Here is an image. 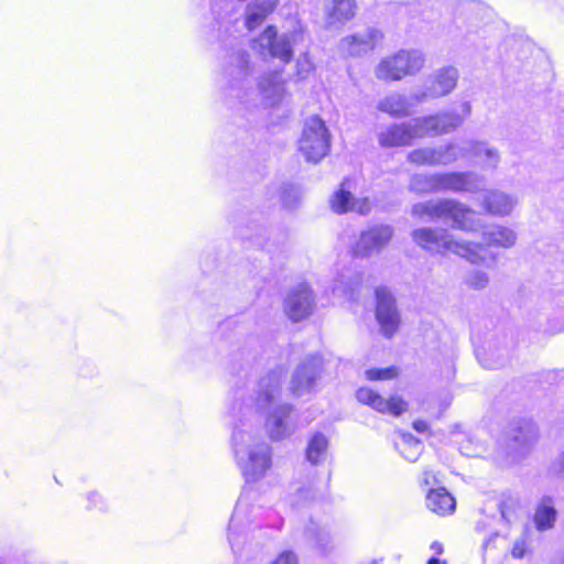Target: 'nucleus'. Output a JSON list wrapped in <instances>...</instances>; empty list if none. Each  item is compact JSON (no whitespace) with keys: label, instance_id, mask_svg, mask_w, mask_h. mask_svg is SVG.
Wrapping results in <instances>:
<instances>
[{"label":"nucleus","instance_id":"41","mask_svg":"<svg viewBox=\"0 0 564 564\" xmlns=\"http://www.w3.org/2000/svg\"><path fill=\"white\" fill-rule=\"evenodd\" d=\"M476 356L479 364L486 369H496L506 364L505 359L500 355L496 359H491V356L488 352L477 350Z\"/></svg>","mask_w":564,"mask_h":564},{"label":"nucleus","instance_id":"36","mask_svg":"<svg viewBox=\"0 0 564 564\" xmlns=\"http://www.w3.org/2000/svg\"><path fill=\"white\" fill-rule=\"evenodd\" d=\"M520 509L521 506L518 497L510 494L502 496L499 503V511L501 518L507 523H512L518 519Z\"/></svg>","mask_w":564,"mask_h":564},{"label":"nucleus","instance_id":"35","mask_svg":"<svg viewBox=\"0 0 564 564\" xmlns=\"http://www.w3.org/2000/svg\"><path fill=\"white\" fill-rule=\"evenodd\" d=\"M395 448L409 462H416L423 452V444L410 433H401Z\"/></svg>","mask_w":564,"mask_h":564},{"label":"nucleus","instance_id":"54","mask_svg":"<svg viewBox=\"0 0 564 564\" xmlns=\"http://www.w3.org/2000/svg\"><path fill=\"white\" fill-rule=\"evenodd\" d=\"M242 238H245V239H253L252 237H249V236H242Z\"/></svg>","mask_w":564,"mask_h":564},{"label":"nucleus","instance_id":"32","mask_svg":"<svg viewBox=\"0 0 564 564\" xmlns=\"http://www.w3.org/2000/svg\"><path fill=\"white\" fill-rule=\"evenodd\" d=\"M409 191L415 194L438 193V173H415L410 177Z\"/></svg>","mask_w":564,"mask_h":564},{"label":"nucleus","instance_id":"20","mask_svg":"<svg viewBox=\"0 0 564 564\" xmlns=\"http://www.w3.org/2000/svg\"><path fill=\"white\" fill-rule=\"evenodd\" d=\"M413 140L409 121L389 124L378 133V142L382 148L408 147Z\"/></svg>","mask_w":564,"mask_h":564},{"label":"nucleus","instance_id":"15","mask_svg":"<svg viewBox=\"0 0 564 564\" xmlns=\"http://www.w3.org/2000/svg\"><path fill=\"white\" fill-rule=\"evenodd\" d=\"M376 299L377 321L383 335L390 338L394 335L400 324V315L395 306V300L387 288H377Z\"/></svg>","mask_w":564,"mask_h":564},{"label":"nucleus","instance_id":"53","mask_svg":"<svg viewBox=\"0 0 564 564\" xmlns=\"http://www.w3.org/2000/svg\"><path fill=\"white\" fill-rule=\"evenodd\" d=\"M555 332H563L564 330V325L563 326H560L557 328L554 329Z\"/></svg>","mask_w":564,"mask_h":564},{"label":"nucleus","instance_id":"8","mask_svg":"<svg viewBox=\"0 0 564 564\" xmlns=\"http://www.w3.org/2000/svg\"><path fill=\"white\" fill-rule=\"evenodd\" d=\"M301 36V32L279 33L274 25H269L253 40L252 48L263 58H276L288 64L293 58V46Z\"/></svg>","mask_w":564,"mask_h":564},{"label":"nucleus","instance_id":"37","mask_svg":"<svg viewBox=\"0 0 564 564\" xmlns=\"http://www.w3.org/2000/svg\"><path fill=\"white\" fill-rule=\"evenodd\" d=\"M87 510H97L100 512H105L109 509L108 500L97 490L88 491L85 495Z\"/></svg>","mask_w":564,"mask_h":564},{"label":"nucleus","instance_id":"56","mask_svg":"<svg viewBox=\"0 0 564 564\" xmlns=\"http://www.w3.org/2000/svg\"><path fill=\"white\" fill-rule=\"evenodd\" d=\"M562 564H564V554H563V560H562Z\"/></svg>","mask_w":564,"mask_h":564},{"label":"nucleus","instance_id":"34","mask_svg":"<svg viewBox=\"0 0 564 564\" xmlns=\"http://www.w3.org/2000/svg\"><path fill=\"white\" fill-rule=\"evenodd\" d=\"M517 236L510 228L491 226L484 232V240L489 246L509 248L514 245Z\"/></svg>","mask_w":564,"mask_h":564},{"label":"nucleus","instance_id":"49","mask_svg":"<svg viewBox=\"0 0 564 564\" xmlns=\"http://www.w3.org/2000/svg\"><path fill=\"white\" fill-rule=\"evenodd\" d=\"M268 525L280 530L283 525V519L281 517L274 514V520H272L270 523H268Z\"/></svg>","mask_w":564,"mask_h":564},{"label":"nucleus","instance_id":"14","mask_svg":"<svg viewBox=\"0 0 564 564\" xmlns=\"http://www.w3.org/2000/svg\"><path fill=\"white\" fill-rule=\"evenodd\" d=\"M315 306V297L306 283H300L289 291L284 299V311L290 319L300 322L310 316Z\"/></svg>","mask_w":564,"mask_h":564},{"label":"nucleus","instance_id":"24","mask_svg":"<svg viewBox=\"0 0 564 564\" xmlns=\"http://www.w3.org/2000/svg\"><path fill=\"white\" fill-rule=\"evenodd\" d=\"M508 435L514 447H527L538 440V427L530 419H519L510 424Z\"/></svg>","mask_w":564,"mask_h":564},{"label":"nucleus","instance_id":"9","mask_svg":"<svg viewBox=\"0 0 564 564\" xmlns=\"http://www.w3.org/2000/svg\"><path fill=\"white\" fill-rule=\"evenodd\" d=\"M330 148V134L325 122L318 116H311L304 122L299 149L308 162H318L327 155Z\"/></svg>","mask_w":564,"mask_h":564},{"label":"nucleus","instance_id":"2","mask_svg":"<svg viewBox=\"0 0 564 564\" xmlns=\"http://www.w3.org/2000/svg\"><path fill=\"white\" fill-rule=\"evenodd\" d=\"M250 56L240 46H232L224 59L221 89L226 101L238 112L252 111L261 104L265 108L279 106L286 96L282 70L261 74L257 89L251 82Z\"/></svg>","mask_w":564,"mask_h":564},{"label":"nucleus","instance_id":"13","mask_svg":"<svg viewBox=\"0 0 564 564\" xmlns=\"http://www.w3.org/2000/svg\"><path fill=\"white\" fill-rule=\"evenodd\" d=\"M322 371V358L317 355L304 359L295 369L291 379L293 394L302 397L315 390Z\"/></svg>","mask_w":564,"mask_h":564},{"label":"nucleus","instance_id":"10","mask_svg":"<svg viewBox=\"0 0 564 564\" xmlns=\"http://www.w3.org/2000/svg\"><path fill=\"white\" fill-rule=\"evenodd\" d=\"M459 77L454 66H445L431 74L425 82L424 88L411 94L414 104H423L430 99H436L451 94Z\"/></svg>","mask_w":564,"mask_h":564},{"label":"nucleus","instance_id":"25","mask_svg":"<svg viewBox=\"0 0 564 564\" xmlns=\"http://www.w3.org/2000/svg\"><path fill=\"white\" fill-rule=\"evenodd\" d=\"M459 148H465L467 156L480 159L482 166L486 169H496L500 161L498 150L484 141L469 140Z\"/></svg>","mask_w":564,"mask_h":564},{"label":"nucleus","instance_id":"40","mask_svg":"<svg viewBox=\"0 0 564 564\" xmlns=\"http://www.w3.org/2000/svg\"><path fill=\"white\" fill-rule=\"evenodd\" d=\"M314 70V64L307 53L301 54L296 61V76L299 79H306Z\"/></svg>","mask_w":564,"mask_h":564},{"label":"nucleus","instance_id":"1","mask_svg":"<svg viewBox=\"0 0 564 564\" xmlns=\"http://www.w3.org/2000/svg\"><path fill=\"white\" fill-rule=\"evenodd\" d=\"M286 371L276 367L262 377L252 395L245 398L241 389L235 391L231 416L238 421L242 417L246 427L258 433L261 417L264 416V429L271 441L278 442L293 435L300 427L292 405L278 403L281 386Z\"/></svg>","mask_w":564,"mask_h":564},{"label":"nucleus","instance_id":"7","mask_svg":"<svg viewBox=\"0 0 564 564\" xmlns=\"http://www.w3.org/2000/svg\"><path fill=\"white\" fill-rule=\"evenodd\" d=\"M424 63L425 57L420 50H400L381 59L375 68V75L384 82L401 80L405 76L419 73Z\"/></svg>","mask_w":564,"mask_h":564},{"label":"nucleus","instance_id":"46","mask_svg":"<svg viewBox=\"0 0 564 564\" xmlns=\"http://www.w3.org/2000/svg\"><path fill=\"white\" fill-rule=\"evenodd\" d=\"M552 469L555 474L564 476V451L558 455L556 460L553 463Z\"/></svg>","mask_w":564,"mask_h":564},{"label":"nucleus","instance_id":"11","mask_svg":"<svg viewBox=\"0 0 564 564\" xmlns=\"http://www.w3.org/2000/svg\"><path fill=\"white\" fill-rule=\"evenodd\" d=\"M463 158H467V151L454 142L438 147L419 148L408 153L410 163L430 166L448 165Z\"/></svg>","mask_w":564,"mask_h":564},{"label":"nucleus","instance_id":"38","mask_svg":"<svg viewBox=\"0 0 564 564\" xmlns=\"http://www.w3.org/2000/svg\"><path fill=\"white\" fill-rule=\"evenodd\" d=\"M464 282L474 290H482L488 285L489 276L481 270H471L465 275Z\"/></svg>","mask_w":564,"mask_h":564},{"label":"nucleus","instance_id":"44","mask_svg":"<svg viewBox=\"0 0 564 564\" xmlns=\"http://www.w3.org/2000/svg\"><path fill=\"white\" fill-rule=\"evenodd\" d=\"M272 564H297V558L292 551H284Z\"/></svg>","mask_w":564,"mask_h":564},{"label":"nucleus","instance_id":"21","mask_svg":"<svg viewBox=\"0 0 564 564\" xmlns=\"http://www.w3.org/2000/svg\"><path fill=\"white\" fill-rule=\"evenodd\" d=\"M304 538L307 545L321 555H327L334 549L329 531L313 520L305 527Z\"/></svg>","mask_w":564,"mask_h":564},{"label":"nucleus","instance_id":"31","mask_svg":"<svg viewBox=\"0 0 564 564\" xmlns=\"http://www.w3.org/2000/svg\"><path fill=\"white\" fill-rule=\"evenodd\" d=\"M361 281L362 276L360 273L347 268L338 274L333 288V293L352 300L355 291L359 288Z\"/></svg>","mask_w":564,"mask_h":564},{"label":"nucleus","instance_id":"45","mask_svg":"<svg viewBox=\"0 0 564 564\" xmlns=\"http://www.w3.org/2000/svg\"><path fill=\"white\" fill-rule=\"evenodd\" d=\"M511 554L514 558H522L525 554V543L524 541H517L513 544L511 550Z\"/></svg>","mask_w":564,"mask_h":564},{"label":"nucleus","instance_id":"16","mask_svg":"<svg viewBox=\"0 0 564 564\" xmlns=\"http://www.w3.org/2000/svg\"><path fill=\"white\" fill-rule=\"evenodd\" d=\"M484 188V177L474 172H444L438 173V193H470L475 194Z\"/></svg>","mask_w":564,"mask_h":564},{"label":"nucleus","instance_id":"27","mask_svg":"<svg viewBox=\"0 0 564 564\" xmlns=\"http://www.w3.org/2000/svg\"><path fill=\"white\" fill-rule=\"evenodd\" d=\"M249 522V506L242 499H239L228 524V541L232 550Z\"/></svg>","mask_w":564,"mask_h":564},{"label":"nucleus","instance_id":"39","mask_svg":"<svg viewBox=\"0 0 564 564\" xmlns=\"http://www.w3.org/2000/svg\"><path fill=\"white\" fill-rule=\"evenodd\" d=\"M301 198V191L295 185H286L282 191V203L286 208H294Z\"/></svg>","mask_w":564,"mask_h":564},{"label":"nucleus","instance_id":"18","mask_svg":"<svg viewBox=\"0 0 564 564\" xmlns=\"http://www.w3.org/2000/svg\"><path fill=\"white\" fill-rule=\"evenodd\" d=\"M356 398L360 403L367 404L380 413H388L394 416L401 415L406 411L408 406L406 402L400 397L384 399L369 388L358 389Z\"/></svg>","mask_w":564,"mask_h":564},{"label":"nucleus","instance_id":"50","mask_svg":"<svg viewBox=\"0 0 564 564\" xmlns=\"http://www.w3.org/2000/svg\"><path fill=\"white\" fill-rule=\"evenodd\" d=\"M431 550H433L436 554H442L443 553V545L435 541L431 544Z\"/></svg>","mask_w":564,"mask_h":564},{"label":"nucleus","instance_id":"6","mask_svg":"<svg viewBox=\"0 0 564 564\" xmlns=\"http://www.w3.org/2000/svg\"><path fill=\"white\" fill-rule=\"evenodd\" d=\"M462 110L463 115L455 111H442L409 120L413 139L434 138L455 131L470 115V104L468 101L463 102Z\"/></svg>","mask_w":564,"mask_h":564},{"label":"nucleus","instance_id":"29","mask_svg":"<svg viewBox=\"0 0 564 564\" xmlns=\"http://www.w3.org/2000/svg\"><path fill=\"white\" fill-rule=\"evenodd\" d=\"M557 511L554 507V500L551 496H543L539 501L535 513L534 524L539 531H546L554 527Z\"/></svg>","mask_w":564,"mask_h":564},{"label":"nucleus","instance_id":"23","mask_svg":"<svg viewBox=\"0 0 564 564\" xmlns=\"http://www.w3.org/2000/svg\"><path fill=\"white\" fill-rule=\"evenodd\" d=\"M326 23L328 25H341L355 17V0H323Z\"/></svg>","mask_w":564,"mask_h":564},{"label":"nucleus","instance_id":"43","mask_svg":"<svg viewBox=\"0 0 564 564\" xmlns=\"http://www.w3.org/2000/svg\"><path fill=\"white\" fill-rule=\"evenodd\" d=\"M564 305V295L547 296L543 300V308L545 311H555L562 308Z\"/></svg>","mask_w":564,"mask_h":564},{"label":"nucleus","instance_id":"4","mask_svg":"<svg viewBox=\"0 0 564 564\" xmlns=\"http://www.w3.org/2000/svg\"><path fill=\"white\" fill-rule=\"evenodd\" d=\"M412 240L425 251L433 254L444 256L452 252L466 258L471 263L482 261L484 247L478 243H471L454 239L447 229L421 227L411 232Z\"/></svg>","mask_w":564,"mask_h":564},{"label":"nucleus","instance_id":"22","mask_svg":"<svg viewBox=\"0 0 564 564\" xmlns=\"http://www.w3.org/2000/svg\"><path fill=\"white\" fill-rule=\"evenodd\" d=\"M411 95L408 97L399 93H392L378 101L379 111L394 118H403L411 115V109L416 106Z\"/></svg>","mask_w":564,"mask_h":564},{"label":"nucleus","instance_id":"28","mask_svg":"<svg viewBox=\"0 0 564 564\" xmlns=\"http://www.w3.org/2000/svg\"><path fill=\"white\" fill-rule=\"evenodd\" d=\"M426 507L438 516H447L455 510L456 500L444 487H440L429 490Z\"/></svg>","mask_w":564,"mask_h":564},{"label":"nucleus","instance_id":"19","mask_svg":"<svg viewBox=\"0 0 564 564\" xmlns=\"http://www.w3.org/2000/svg\"><path fill=\"white\" fill-rule=\"evenodd\" d=\"M349 180H344L338 191L330 197V208L336 214H345L350 210H356L360 215H366L370 212L371 206L368 198L355 199L349 192Z\"/></svg>","mask_w":564,"mask_h":564},{"label":"nucleus","instance_id":"17","mask_svg":"<svg viewBox=\"0 0 564 564\" xmlns=\"http://www.w3.org/2000/svg\"><path fill=\"white\" fill-rule=\"evenodd\" d=\"M383 34L376 28L346 36L340 41V50L350 56H360L373 51L381 44Z\"/></svg>","mask_w":564,"mask_h":564},{"label":"nucleus","instance_id":"55","mask_svg":"<svg viewBox=\"0 0 564 564\" xmlns=\"http://www.w3.org/2000/svg\"><path fill=\"white\" fill-rule=\"evenodd\" d=\"M265 247L268 248V252H271V249L269 247V243L265 245Z\"/></svg>","mask_w":564,"mask_h":564},{"label":"nucleus","instance_id":"26","mask_svg":"<svg viewBox=\"0 0 564 564\" xmlns=\"http://www.w3.org/2000/svg\"><path fill=\"white\" fill-rule=\"evenodd\" d=\"M516 204L517 200L512 196L500 191L487 192L482 202L486 212L495 216L509 215Z\"/></svg>","mask_w":564,"mask_h":564},{"label":"nucleus","instance_id":"47","mask_svg":"<svg viewBox=\"0 0 564 564\" xmlns=\"http://www.w3.org/2000/svg\"><path fill=\"white\" fill-rule=\"evenodd\" d=\"M436 482V477L433 471L425 469L421 476V484L430 486Z\"/></svg>","mask_w":564,"mask_h":564},{"label":"nucleus","instance_id":"52","mask_svg":"<svg viewBox=\"0 0 564 564\" xmlns=\"http://www.w3.org/2000/svg\"><path fill=\"white\" fill-rule=\"evenodd\" d=\"M256 243L260 245V247H263V243H260V236L254 237Z\"/></svg>","mask_w":564,"mask_h":564},{"label":"nucleus","instance_id":"5","mask_svg":"<svg viewBox=\"0 0 564 564\" xmlns=\"http://www.w3.org/2000/svg\"><path fill=\"white\" fill-rule=\"evenodd\" d=\"M411 213L417 218L427 217L431 220H451L453 229L463 231H476L481 228L480 220L476 218L475 212L465 204L452 198L416 203L412 206Z\"/></svg>","mask_w":564,"mask_h":564},{"label":"nucleus","instance_id":"48","mask_svg":"<svg viewBox=\"0 0 564 564\" xmlns=\"http://www.w3.org/2000/svg\"><path fill=\"white\" fill-rule=\"evenodd\" d=\"M412 425L417 433H426L430 430V424L424 420H416Z\"/></svg>","mask_w":564,"mask_h":564},{"label":"nucleus","instance_id":"3","mask_svg":"<svg viewBox=\"0 0 564 564\" xmlns=\"http://www.w3.org/2000/svg\"><path fill=\"white\" fill-rule=\"evenodd\" d=\"M231 448L235 462L248 484L263 479L273 466L272 446L258 433L247 429L242 417L234 420Z\"/></svg>","mask_w":564,"mask_h":564},{"label":"nucleus","instance_id":"51","mask_svg":"<svg viewBox=\"0 0 564 564\" xmlns=\"http://www.w3.org/2000/svg\"><path fill=\"white\" fill-rule=\"evenodd\" d=\"M427 564H446L445 562H441L437 557H431L427 561Z\"/></svg>","mask_w":564,"mask_h":564},{"label":"nucleus","instance_id":"12","mask_svg":"<svg viewBox=\"0 0 564 564\" xmlns=\"http://www.w3.org/2000/svg\"><path fill=\"white\" fill-rule=\"evenodd\" d=\"M394 229L390 225H375L362 230L352 246L356 258H370L380 253L391 241Z\"/></svg>","mask_w":564,"mask_h":564},{"label":"nucleus","instance_id":"33","mask_svg":"<svg viewBox=\"0 0 564 564\" xmlns=\"http://www.w3.org/2000/svg\"><path fill=\"white\" fill-rule=\"evenodd\" d=\"M328 440L321 433H314L308 440L306 447V459L312 465L322 464L327 457Z\"/></svg>","mask_w":564,"mask_h":564},{"label":"nucleus","instance_id":"42","mask_svg":"<svg viewBox=\"0 0 564 564\" xmlns=\"http://www.w3.org/2000/svg\"><path fill=\"white\" fill-rule=\"evenodd\" d=\"M397 376V369L389 367L384 369H369L366 371V378L368 380H386Z\"/></svg>","mask_w":564,"mask_h":564},{"label":"nucleus","instance_id":"30","mask_svg":"<svg viewBox=\"0 0 564 564\" xmlns=\"http://www.w3.org/2000/svg\"><path fill=\"white\" fill-rule=\"evenodd\" d=\"M276 4L278 0H256L253 3L248 4L245 21L248 30H253L260 25L275 9Z\"/></svg>","mask_w":564,"mask_h":564}]
</instances>
